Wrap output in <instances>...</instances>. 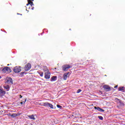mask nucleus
I'll list each match as a JSON object with an SVG mask.
<instances>
[{"label":"nucleus","instance_id":"obj_1","mask_svg":"<svg viewBox=\"0 0 125 125\" xmlns=\"http://www.w3.org/2000/svg\"><path fill=\"white\" fill-rule=\"evenodd\" d=\"M44 72H45L44 75V78L45 79H46V80H48L50 79V73L49 72V70L48 69H43Z\"/></svg>","mask_w":125,"mask_h":125},{"label":"nucleus","instance_id":"obj_2","mask_svg":"<svg viewBox=\"0 0 125 125\" xmlns=\"http://www.w3.org/2000/svg\"><path fill=\"white\" fill-rule=\"evenodd\" d=\"M2 72L3 73H11V69L8 66H6L2 69Z\"/></svg>","mask_w":125,"mask_h":125},{"label":"nucleus","instance_id":"obj_3","mask_svg":"<svg viewBox=\"0 0 125 125\" xmlns=\"http://www.w3.org/2000/svg\"><path fill=\"white\" fill-rule=\"evenodd\" d=\"M70 68H72V66L69 64H65L62 66V69L63 71H68Z\"/></svg>","mask_w":125,"mask_h":125},{"label":"nucleus","instance_id":"obj_4","mask_svg":"<svg viewBox=\"0 0 125 125\" xmlns=\"http://www.w3.org/2000/svg\"><path fill=\"white\" fill-rule=\"evenodd\" d=\"M14 72L15 73H20L21 72V66H16L14 68Z\"/></svg>","mask_w":125,"mask_h":125},{"label":"nucleus","instance_id":"obj_5","mask_svg":"<svg viewBox=\"0 0 125 125\" xmlns=\"http://www.w3.org/2000/svg\"><path fill=\"white\" fill-rule=\"evenodd\" d=\"M32 66V65H31V63H28L26 65H25L24 67V70L26 72L29 71L31 69V67Z\"/></svg>","mask_w":125,"mask_h":125},{"label":"nucleus","instance_id":"obj_6","mask_svg":"<svg viewBox=\"0 0 125 125\" xmlns=\"http://www.w3.org/2000/svg\"><path fill=\"white\" fill-rule=\"evenodd\" d=\"M44 107H50L51 109H53V105L48 102L44 103Z\"/></svg>","mask_w":125,"mask_h":125},{"label":"nucleus","instance_id":"obj_7","mask_svg":"<svg viewBox=\"0 0 125 125\" xmlns=\"http://www.w3.org/2000/svg\"><path fill=\"white\" fill-rule=\"evenodd\" d=\"M104 88L105 91H110L111 90V87H110L108 85H104Z\"/></svg>","mask_w":125,"mask_h":125},{"label":"nucleus","instance_id":"obj_8","mask_svg":"<svg viewBox=\"0 0 125 125\" xmlns=\"http://www.w3.org/2000/svg\"><path fill=\"white\" fill-rule=\"evenodd\" d=\"M94 109L95 110H97L98 111H99V112H105V110L99 107H96L94 106Z\"/></svg>","mask_w":125,"mask_h":125},{"label":"nucleus","instance_id":"obj_9","mask_svg":"<svg viewBox=\"0 0 125 125\" xmlns=\"http://www.w3.org/2000/svg\"><path fill=\"white\" fill-rule=\"evenodd\" d=\"M69 74H70L69 72L65 73L64 74L63 80H64V81H66V80H67V78H68V76Z\"/></svg>","mask_w":125,"mask_h":125},{"label":"nucleus","instance_id":"obj_10","mask_svg":"<svg viewBox=\"0 0 125 125\" xmlns=\"http://www.w3.org/2000/svg\"><path fill=\"white\" fill-rule=\"evenodd\" d=\"M57 80V76H53L51 78V82H55Z\"/></svg>","mask_w":125,"mask_h":125},{"label":"nucleus","instance_id":"obj_11","mask_svg":"<svg viewBox=\"0 0 125 125\" xmlns=\"http://www.w3.org/2000/svg\"><path fill=\"white\" fill-rule=\"evenodd\" d=\"M1 87H0V88ZM3 94H5V91L1 90V89H0V96H2Z\"/></svg>","mask_w":125,"mask_h":125},{"label":"nucleus","instance_id":"obj_12","mask_svg":"<svg viewBox=\"0 0 125 125\" xmlns=\"http://www.w3.org/2000/svg\"><path fill=\"white\" fill-rule=\"evenodd\" d=\"M119 91H122V92H125V87H120L119 88Z\"/></svg>","mask_w":125,"mask_h":125},{"label":"nucleus","instance_id":"obj_13","mask_svg":"<svg viewBox=\"0 0 125 125\" xmlns=\"http://www.w3.org/2000/svg\"><path fill=\"white\" fill-rule=\"evenodd\" d=\"M26 101H27V99H25L24 101H22V102L20 103L19 105H20L21 106H22V105H23V104H25V103H26Z\"/></svg>","mask_w":125,"mask_h":125},{"label":"nucleus","instance_id":"obj_14","mask_svg":"<svg viewBox=\"0 0 125 125\" xmlns=\"http://www.w3.org/2000/svg\"><path fill=\"white\" fill-rule=\"evenodd\" d=\"M7 83H11L12 84L13 83V81H12V79L9 78L7 80Z\"/></svg>","mask_w":125,"mask_h":125},{"label":"nucleus","instance_id":"obj_15","mask_svg":"<svg viewBox=\"0 0 125 125\" xmlns=\"http://www.w3.org/2000/svg\"><path fill=\"white\" fill-rule=\"evenodd\" d=\"M27 1H28V4H30L31 6H32V5H33L34 3L32 1H31V0H28Z\"/></svg>","mask_w":125,"mask_h":125},{"label":"nucleus","instance_id":"obj_16","mask_svg":"<svg viewBox=\"0 0 125 125\" xmlns=\"http://www.w3.org/2000/svg\"><path fill=\"white\" fill-rule=\"evenodd\" d=\"M28 118L31 119V120H35V116H34V115H29Z\"/></svg>","mask_w":125,"mask_h":125},{"label":"nucleus","instance_id":"obj_17","mask_svg":"<svg viewBox=\"0 0 125 125\" xmlns=\"http://www.w3.org/2000/svg\"><path fill=\"white\" fill-rule=\"evenodd\" d=\"M4 88H5L6 90H7V91H8V90H9V85H7L6 86H4Z\"/></svg>","mask_w":125,"mask_h":125},{"label":"nucleus","instance_id":"obj_18","mask_svg":"<svg viewBox=\"0 0 125 125\" xmlns=\"http://www.w3.org/2000/svg\"><path fill=\"white\" fill-rule=\"evenodd\" d=\"M18 115H19L16 113H14L11 115V117H12V118H15V117H17Z\"/></svg>","mask_w":125,"mask_h":125},{"label":"nucleus","instance_id":"obj_19","mask_svg":"<svg viewBox=\"0 0 125 125\" xmlns=\"http://www.w3.org/2000/svg\"><path fill=\"white\" fill-rule=\"evenodd\" d=\"M98 118L99 119V120H101V121H103V117L99 116Z\"/></svg>","mask_w":125,"mask_h":125},{"label":"nucleus","instance_id":"obj_20","mask_svg":"<svg viewBox=\"0 0 125 125\" xmlns=\"http://www.w3.org/2000/svg\"><path fill=\"white\" fill-rule=\"evenodd\" d=\"M115 100H116V101L119 102V103H122V102L121 101V100H120V99H118V98H116V99H115Z\"/></svg>","mask_w":125,"mask_h":125},{"label":"nucleus","instance_id":"obj_21","mask_svg":"<svg viewBox=\"0 0 125 125\" xmlns=\"http://www.w3.org/2000/svg\"><path fill=\"white\" fill-rule=\"evenodd\" d=\"M82 92V90L81 89H79L77 91V93H80V92Z\"/></svg>","mask_w":125,"mask_h":125},{"label":"nucleus","instance_id":"obj_22","mask_svg":"<svg viewBox=\"0 0 125 125\" xmlns=\"http://www.w3.org/2000/svg\"><path fill=\"white\" fill-rule=\"evenodd\" d=\"M40 105H41V106H44V103H40Z\"/></svg>","mask_w":125,"mask_h":125},{"label":"nucleus","instance_id":"obj_23","mask_svg":"<svg viewBox=\"0 0 125 125\" xmlns=\"http://www.w3.org/2000/svg\"><path fill=\"white\" fill-rule=\"evenodd\" d=\"M40 76L43 77V72L40 73Z\"/></svg>","mask_w":125,"mask_h":125},{"label":"nucleus","instance_id":"obj_24","mask_svg":"<svg viewBox=\"0 0 125 125\" xmlns=\"http://www.w3.org/2000/svg\"><path fill=\"white\" fill-rule=\"evenodd\" d=\"M57 107L58 108H62V106H61V105H59V104H57Z\"/></svg>","mask_w":125,"mask_h":125},{"label":"nucleus","instance_id":"obj_25","mask_svg":"<svg viewBox=\"0 0 125 125\" xmlns=\"http://www.w3.org/2000/svg\"><path fill=\"white\" fill-rule=\"evenodd\" d=\"M24 74H25V72H22L20 73L21 75V76H23V75H24Z\"/></svg>","mask_w":125,"mask_h":125},{"label":"nucleus","instance_id":"obj_26","mask_svg":"<svg viewBox=\"0 0 125 125\" xmlns=\"http://www.w3.org/2000/svg\"><path fill=\"white\" fill-rule=\"evenodd\" d=\"M118 87V85L115 86L114 88H117Z\"/></svg>","mask_w":125,"mask_h":125},{"label":"nucleus","instance_id":"obj_27","mask_svg":"<svg viewBox=\"0 0 125 125\" xmlns=\"http://www.w3.org/2000/svg\"><path fill=\"white\" fill-rule=\"evenodd\" d=\"M22 95H20V98H22Z\"/></svg>","mask_w":125,"mask_h":125},{"label":"nucleus","instance_id":"obj_28","mask_svg":"<svg viewBox=\"0 0 125 125\" xmlns=\"http://www.w3.org/2000/svg\"><path fill=\"white\" fill-rule=\"evenodd\" d=\"M32 10H34V7L32 8Z\"/></svg>","mask_w":125,"mask_h":125},{"label":"nucleus","instance_id":"obj_29","mask_svg":"<svg viewBox=\"0 0 125 125\" xmlns=\"http://www.w3.org/2000/svg\"><path fill=\"white\" fill-rule=\"evenodd\" d=\"M31 1H34V0H30Z\"/></svg>","mask_w":125,"mask_h":125},{"label":"nucleus","instance_id":"obj_30","mask_svg":"<svg viewBox=\"0 0 125 125\" xmlns=\"http://www.w3.org/2000/svg\"><path fill=\"white\" fill-rule=\"evenodd\" d=\"M27 6L29 5V4H28V3L26 4Z\"/></svg>","mask_w":125,"mask_h":125},{"label":"nucleus","instance_id":"obj_31","mask_svg":"<svg viewBox=\"0 0 125 125\" xmlns=\"http://www.w3.org/2000/svg\"><path fill=\"white\" fill-rule=\"evenodd\" d=\"M7 66H9V64H7Z\"/></svg>","mask_w":125,"mask_h":125},{"label":"nucleus","instance_id":"obj_32","mask_svg":"<svg viewBox=\"0 0 125 125\" xmlns=\"http://www.w3.org/2000/svg\"><path fill=\"white\" fill-rule=\"evenodd\" d=\"M0 79H1V77L0 76Z\"/></svg>","mask_w":125,"mask_h":125}]
</instances>
